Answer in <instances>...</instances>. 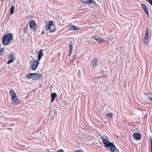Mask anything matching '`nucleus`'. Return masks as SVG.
Segmentation results:
<instances>
[{"label": "nucleus", "mask_w": 152, "mask_h": 152, "mask_svg": "<svg viewBox=\"0 0 152 152\" xmlns=\"http://www.w3.org/2000/svg\"><path fill=\"white\" fill-rule=\"evenodd\" d=\"M69 51H72L73 47H72V42L70 41L69 42Z\"/></svg>", "instance_id": "2eb2a0df"}, {"label": "nucleus", "mask_w": 152, "mask_h": 152, "mask_svg": "<svg viewBox=\"0 0 152 152\" xmlns=\"http://www.w3.org/2000/svg\"><path fill=\"white\" fill-rule=\"evenodd\" d=\"M133 136L134 138L137 140H140L141 138V135L140 133H136L134 134Z\"/></svg>", "instance_id": "9d476101"}, {"label": "nucleus", "mask_w": 152, "mask_h": 152, "mask_svg": "<svg viewBox=\"0 0 152 152\" xmlns=\"http://www.w3.org/2000/svg\"><path fill=\"white\" fill-rule=\"evenodd\" d=\"M43 56V50H41L39 52V61L40 60L42 57Z\"/></svg>", "instance_id": "ddd939ff"}, {"label": "nucleus", "mask_w": 152, "mask_h": 152, "mask_svg": "<svg viewBox=\"0 0 152 152\" xmlns=\"http://www.w3.org/2000/svg\"><path fill=\"white\" fill-rule=\"evenodd\" d=\"M1 44H0V49L1 48Z\"/></svg>", "instance_id": "e433bc0d"}, {"label": "nucleus", "mask_w": 152, "mask_h": 152, "mask_svg": "<svg viewBox=\"0 0 152 152\" xmlns=\"http://www.w3.org/2000/svg\"><path fill=\"white\" fill-rule=\"evenodd\" d=\"M113 115V114L112 113H109L107 115V116L108 118H111L112 116Z\"/></svg>", "instance_id": "4be33fe9"}, {"label": "nucleus", "mask_w": 152, "mask_h": 152, "mask_svg": "<svg viewBox=\"0 0 152 152\" xmlns=\"http://www.w3.org/2000/svg\"><path fill=\"white\" fill-rule=\"evenodd\" d=\"M29 25L30 27L32 30L34 31L35 30V27L36 25L34 21H31L29 23Z\"/></svg>", "instance_id": "6e6552de"}, {"label": "nucleus", "mask_w": 152, "mask_h": 152, "mask_svg": "<svg viewBox=\"0 0 152 152\" xmlns=\"http://www.w3.org/2000/svg\"><path fill=\"white\" fill-rule=\"evenodd\" d=\"M78 76L79 77H80L81 75V74L83 73V69L81 68H80V69L78 70Z\"/></svg>", "instance_id": "dca6fc26"}, {"label": "nucleus", "mask_w": 152, "mask_h": 152, "mask_svg": "<svg viewBox=\"0 0 152 152\" xmlns=\"http://www.w3.org/2000/svg\"><path fill=\"white\" fill-rule=\"evenodd\" d=\"M151 12L152 15V11H151Z\"/></svg>", "instance_id": "58836bf2"}, {"label": "nucleus", "mask_w": 152, "mask_h": 152, "mask_svg": "<svg viewBox=\"0 0 152 152\" xmlns=\"http://www.w3.org/2000/svg\"><path fill=\"white\" fill-rule=\"evenodd\" d=\"M13 37L10 33L4 35L2 38V43L4 45H9V43L12 39Z\"/></svg>", "instance_id": "f03ea898"}, {"label": "nucleus", "mask_w": 152, "mask_h": 152, "mask_svg": "<svg viewBox=\"0 0 152 152\" xmlns=\"http://www.w3.org/2000/svg\"><path fill=\"white\" fill-rule=\"evenodd\" d=\"M101 138L102 140L103 143L105 147L107 148V149L110 151H115L117 152L118 149L116 148L115 145L112 142H110L107 139V137L105 136H102Z\"/></svg>", "instance_id": "f257e3e1"}, {"label": "nucleus", "mask_w": 152, "mask_h": 152, "mask_svg": "<svg viewBox=\"0 0 152 152\" xmlns=\"http://www.w3.org/2000/svg\"><path fill=\"white\" fill-rule=\"evenodd\" d=\"M149 34V30L148 28H147L146 29L145 35H148Z\"/></svg>", "instance_id": "b1692460"}, {"label": "nucleus", "mask_w": 152, "mask_h": 152, "mask_svg": "<svg viewBox=\"0 0 152 152\" xmlns=\"http://www.w3.org/2000/svg\"><path fill=\"white\" fill-rule=\"evenodd\" d=\"M15 8V7L14 6H12L11 7L10 10H14Z\"/></svg>", "instance_id": "7c9ffc66"}, {"label": "nucleus", "mask_w": 152, "mask_h": 152, "mask_svg": "<svg viewBox=\"0 0 152 152\" xmlns=\"http://www.w3.org/2000/svg\"><path fill=\"white\" fill-rule=\"evenodd\" d=\"M151 152H152V148H151Z\"/></svg>", "instance_id": "c9c22d12"}, {"label": "nucleus", "mask_w": 152, "mask_h": 152, "mask_svg": "<svg viewBox=\"0 0 152 152\" xmlns=\"http://www.w3.org/2000/svg\"><path fill=\"white\" fill-rule=\"evenodd\" d=\"M38 66V60L37 59L35 60L33 64L31 65V68L32 70H35L37 68Z\"/></svg>", "instance_id": "1a4fd4ad"}, {"label": "nucleus", "mask_w": 152, "mask_h": 152, "mask_svg": "<svg viewBox=\"0 0 152 152\" xmlns=\"http://www.w3.org/2000/svg\"><path fill=\"white\" fill-rule=\"evenodd\" d=\"M8 58H10L7 61V63L8 64H10L11 63H12L15 59V55L13 54L10 53L8 55Z\"/></svg>", "instance_id": "423d86ee"}, {"label": "nucleus", "mask_w": 152, "mask_h": 152, "mask_svg": "<svg viewBox=\"0 0 152 152\" xmlns=\"http://www.w3.org/2000/svg\"><path fill=\"white\" fill-rule=\"evenodd\" d=\"M63 151H64L63 150L61 149H60L59 150H58V151L53 152H63Z\"/></svg>", "instance_id": "c85d7f7f"}, {"label": "nucleus", "mask_w": 152, "mask_h": 152, "mask_svg": "<svg viewBox=\"0 0 152 152\" xmlns=\"http://www.w3.org/2000/svg\"><path fill=\"white\" fill-rule=\"evenodd\" d=\"M150 140L151 142V148H152V138H150Z\"/></svg>", "instance_id": "a878e982"}, {"label": "nucleus", "mask_w": 152, "mask_h": 152, "mask_svg": "<svg viewBox=\"0 0 152 152\" xmlns=\"http://www.w3.org/2000/svg\"><path fill=\"white\" fill-rule=\"evenodd\" d=\"M148 99L152 101V94H148Z\"/></svg>", "instance_id": "aec40b11"}, {"label": "nucleus", "mask_w": 152, "mask_h": 152, "mask_svg": "<svg viewBox=\"0 0 152 152\" xmlns=\"http://www.w3.org/2000/svg\"><path fill=\"white\" fill-rule=\"evenodd\" d=\"M148 35H145L144 38V42L147 44L148 42Z\"/></svg>", "instance_id": "a211bd4d"}, {"label": "nucleus", "mask_w": 152, "mask_h": 152, "mask_svg": "<svg viewBox=\"0 0 152 152\" xmlns=\"http://www.w3.org/2000/svg\"><path fill=\"white\" fill-rule=\"evenodd\" d=\"M51 101L52 102H54L55 98L57 97V95L55 93H53L51 94Z\"/></svg>", "instance_id": "9b49d317"}, {"label": "nucleus", "mask_w": 152, "mask_h": 152, "mask_svg": "<svg viewBox=\"0 0 152 152\" xmlns=\"http://www.w3.org/2000/svg\"><path fill=\"white\" fill-rule=\"evenodd\" d=\"M33 152H38V150L37 149H34Z\"/></svg>", "instance_id": "473e14b6"}, {"label": "nucleus", "mask_w": 152, "mask_h": 152, "mask_svg": "<svg viewBox=\"0 0 152 152\" xmlns=\"http://www.w3.org/2000/svg\"><path fill=\"white\" fill-rule=\"evenodd\" d=\"M82 1L85 3H86L87 4H91V3H95L94 1L93 0H81Z\"/></svg>", "instance_id": "f8f14e48"}, {"label": "nucleus", "mask_w": 152, "mask_h": 152, "mask_svg": "<svg viewBox=\"0 0 152 152\" xmlns=\"http://www.w3.org/2000/svg\"><path fill=\"white\" fill-rule=\"evenodd\" d=\"M99 64L98 59L96 58H94L91 63V66L93 68L97 67Z\"/></svg>", "instance_id": "39448f33"}, {"label": "nucleus", "mask_w": 152, "mask_h": 152, "mask_svg": "<svg viewBox=\"0 0 152 152\" xmlns=\"http://www.w3.org/2000/svg\"><path fill=\"white\" fill-rule=\"evenodd\" d=\"M62 21L63 23H65V21H66L64 19V20H62Z\"/></svg>", "instance_id": "72a5a7b5"}, {"label": "nucleus", "mask_w": 152, "mask_h": 152, "mask_svg": "<svg viewBox=\"0 0 152 152\" xmlns=\"http://www.w3.org/2000/svg\"><path fill=\"white\" fill-rule=\"evenodd\" d=\"M70 29L73 30H76L78 29V28L77 27L75 26H70Z\"/></svg>", "instance_id": "f3484780"}, {"label": "nucleus", "mask_w": 152, "mask_h": 152, "mask_svg": "<svg viewBox=\"0 0 152 152\" xmlns=\"http://www.w3.org/2000/svg\"><path fill=\"white\" fill-rule=\"evenodd\" d=\"M72 51H69V56H70L71 54H72Z\"/></svg>", "instance_id": "2f4dec72"}, {"label": "nucleus", "mask_w": 152, "mask_h": 152, "mask_svg": "<svg viewBox=\"0 0 152 152\" xmlns=\"http://www.w3.org/2000/svg\"><path fill=\"white\" fill-rule=\"evenodd\" d=\"M4 50L3 48H1L0 49V56H1L3 54Z\"/></svg>", "instance_id": "412c9836"}, {"label": "nucleus", "mask_w": 152, "mask_h": 152, "mask_svg": "<svg viewBox=\"0 0 152 152\" xmlns=\"http://www.w3.org/2000/svg\"><path fill=\"white\" fill-rule=\"evenodd\" d=\"M37 74L36 73H29L26 77L28 79L31 78L34 80L37 77Z\"/></svg>", "instance_id": "0eeeda50"}, {"label": "nucleus", "mask_w": 152, "mask_h": 152, "mask_svg": "<svg viewBox=\"0 0 152 152\" xmlns=\"http://www.w3.org/2000/svg\"><path fill=\"white\" fill-rule=\"evenodd\" d=\"M10 94L11 96V99L12 103L17 102L19 100L16 94L13 90H11L10 92Z\"/></svg>", "instance_id": "20e7f679"}, {"label": "nucleus", "mask_w": 152, "mask_h": 152, "mask_svg": "<svg viewBox=\"0 0 152 152\" xmlns=\"http://www.w3.org/2000/svg\"><path fill=\"white\" fill-rule=\"evenodd\" d=\"M98 37L97 36H95L93 37V38L97 40L98 39Z\"/></svg>", "instance_id": "bb28decb"}, {"label": "nucleus", "mask_w": 152, "mask_h": 152, "mask_svg": "<svg viewBox=\"0 0 152 152\" xmlns=\"http://www.w3.org/2000/svg\"><path fill=\"white\" fill-rule=\"evenodd\" d=\"M45 34V32H44V31H42V35H43V34Z\"/></svg>", "instance_id": "f704fd0d"}, {"label": "nucleus", "mask_w": 152, "mask_h": 152, "mask_svg": "<svg viewBox=\"0 0 152 152\" xmlns=\"http://www.w3.org/2000/svg\"><path fill=\"white\" fill-rule=\"evenodd\" d=\"M39 81H40L39 83H42L43 81V77L41 75L39 74Z\"/></svg>", "instance_id": "4468645a"}, {"label": "nucleus", "mask_w": 152, "mask_h": 152, "mask_svg": "<svg viewBox=\"0 0 152 152\" xmlns=\"http://www.w3.org/2000/svg\"><path fill=\"white\" fill-rule=\"evenodd\" d=\"M141 6L142 7V8H143L144 10H148L146 7L145 4H141Z\"/></svg>", "instance_id": "5701e85b"}, {"label": "nucleus", "mask_w": 152, "mask_h": 152, "mask_svg": "<svg viewBox=\"0 0 152 152\" xmlns=\"http://www.w3.org/2000/svg\"><path fill=\"white\" fill-rule=\"evenodd\" d=\"M145 11V12L147 14V17L148 18H149V12L148 10H144Z\"/></svg>", "instance_id": "393cba45"}, {"label": "nucleus", "mask_w": 152, "mask_h": 152, "mask_svg": "<svg viewBox=\"0 0 152 152\" xmlns=\"http://www.w3.org/2000/svg\"><path fill=\"white\" fill-rule=\"evenodd\" d=\"M147 1L152 6V0H147Z\"/></svg>", "instance_id": "cd10ccee"}, {"label": "nucleus", "mask_w": 152, "mask_h": 152, "mask_svg": "<svg viewBox=\"0 0 152 152\" xmlns=\"http://www.w3.org/2000/svg\"><path fill=\"white\" fill-rule=\"evenodd\" d=\"M14 10H10V14L12 15L14 13Z\"/></svg>", "instance_id": "c756f323"}, {"label": "nucleus", "mask_w": 152, "mask_h": 152, "mask_svg": "<svg viewBox=\"0 0 152 152\" xmlns=\"http://www.w3.org/2000/svg\"><path fill=\"white\" fill-rule=\"evenodd\" d=\"M46 29L47 30L48 32L49 33H53L56 31V29L55 26L52 21L48 22L46 27Z\"/></svg>", "instance_id": "7ed1b4c3"}, {"label": "nucleus", "mask_w": 152, "mask_h": 152, "mask_svg": "<svg viewBox=\"0 0 152 152\" xmlns=\"http://www.w3.org/2000/svg\"><path fill=\"white\" fill-rule=\"evenodd\" d=\"M97 41L98 42H103L104 41V39H102L100 37H98V39L97 40Z\"/></svg>", "instance_id": "6ab92c4d"}, {"label": "nucleus", "mask_w": 152, "mask_h": 152, "mask_svg": "<svg viewBox=\"0 0 152 152\" xmlns=\"http://www.w3.org/2000/svg\"><path fill=\"white\" fill-rule=\"evenodd\" d=\"M36 52H37V53H38V51H36Z\"/></svg>", "instance_id": "4c0bfd02"}]
</instances>
